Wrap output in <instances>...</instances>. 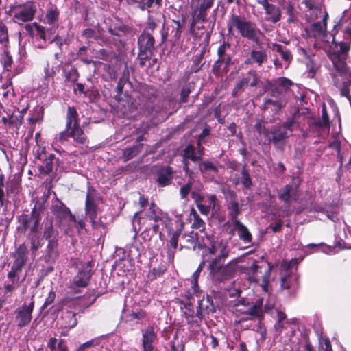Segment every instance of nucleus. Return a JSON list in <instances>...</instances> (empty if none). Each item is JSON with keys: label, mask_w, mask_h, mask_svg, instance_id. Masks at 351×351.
Masks as SVG:
<instances>
[{"label": "nucleus", "mask_w": 351, "mask_h": 351, "mask_svg": "<svg viewBox=\"0 0 351 351\" xmlns=\"http://www.w3.org/2000/svg\"><path fill=\"white\" fill-rule=\"evenodd\" d=\"M311 22H317L318 21H326L328 14L322 5H320V12H316L315 8L308 9V14H307Z\"/></svg>", "instance_id": "33"}, {"label": "nucleus", "mask_w": 351, "mask_h": 351, "mask_svg": "<svg viewBox=\"0 0 351 351\" xmlns=\"http://www.w3.org/2000/svg\"><path fill=\"white\" fill-rule=\"evenodd\" d=\"M278 99L273 100L271 99H267L265 101L264 105L265 109L271 108L275 112H278L284 105V97L278 96Z\"/></svg>", "instance_id": "35"}, {"label": "nucleus", "mask_w": 351, "mask_h": 351, "mask_svg": "<svg viewBox=\"0 0 351 351\" xmlns=\"http://www.w3.org/2000/svg\"><path fill=\"white\" fill-rule=\"evenodd\" d=\"M260 267H261L256 264V261H253V263L250 266L242 267V269H244L245 272L249 275H255L257 274Z\"/></svg>", "instance_id": "48"}, {"label": "nucleus", "mask_w": 351, "mask_h": 351, "mask_svg": "<svg viewBox=\"0 0 351 351\" xmlns=\"http://www.w3.org/2000/svg\"><path fill=\"white\" fill-rule=\"evenodd\" d=\"M226 198L228 199V216L232 221V223H234L238 219V216L241 213V206H239L237 196L232 190H228L226 193Z\"/></svg>", "instance_id": "11"}, {"label": "nucleus", "mask_w": 351, "mask_h": 351, "mask_svg": "<svg viewBox=\"0 0 351 351\" xmlns=\"http://www.w3.org/2000/svg\"><path fill=\"white\" fill-rule=\"evenodd\" d=\"M182 239L184 240L186 247L189 248L192 246L194 249L195 248V245L198 240L197 232H195L194 231L185 232L182 235Z\"/></svg>", "instance_id": "37"}, {"label": "nucleus", "mask_w": 351, "mask_h": 351, "mask_svg": "<svg viewBox=\"0 0 351 351\" xmlns=\"http://www.w3.org/2000/svg\"><path fill=\"white\" fill-rule=\"evenodd\" d=\"M268 57L265 50H256L253 49L250 53L248 58L245 60V64H256L258 66H261L264 63L267 61Z\"/></svg>", "instance_id": "22"}, {"label": "nucleus", "mask_w": 351, "mask_h": 351, "mask_svg": "<svg viewBox=\"0 0 351 351\" xmlns=\"http://www.w3.org/2000/svg\"><path fill=\"white\" fill-rule=\"evenodd\" d=\"M297 126L293 119L288 120L282 125L275 127L272 131V141L276 146H279L286 138L292 134L293 128Z\"/></svg>", "instance_id": "7"}, {"label": "nucleus", "mask_w": 351, "mask_h": 351, "mask_svg": "<svg viewBox=\"0 0 351 351\" xmlns=\"http://www.w3.org/2000/svg\"><path fill=\"white\" fill-rule=\"evenodd\" d=\"M232 230L237 232L239 238L245 244L252 242V237L247 228L240 221H236L234 223H232Z\"/></svg>", "instance_id": "24"}, {"label": "nucleus", "mask_w": 351, "mask_h": 351, "mask_svg": "<svg viewBox=\"0 0 351 351\" xmlns=\"http://www.w3.org/2000/svg\"><path fill=\"white\" fill-rule=\"evenodd\" d=\"M44 72L45 80L53 78L56 73L53 68L51 67L49 63L46 64V66L44 69Z\"/></svg>", "instance_id": "58"}, {"label": "nucleus", "mask_w": 351, "mask_h": 351, "mask_svg": "<svg viewBox=\"0 0 351 351\" xmlns=\"http://www.w3.org/2000/svg\"><path fill=\"white\" fill-rule=\"evenodd\" d=\"M138 45L140 48L138 55L140 64L143 66L145 64V60L149 59L152 56L154 49V37L149 33L145 31L138 38Z\"/></svg>", "instance_id": "5"}, {"label": "nucleus", "mask_w": 351, "mask_h": 351, "mask_svg": "<svg viewBox=\"0 0 351 351\" xmlns=\"http://www.w3.org/2000/svg\"><path fill=\"white\" fill-rule=\"evenodd\" d=\"M45 249V260L53 262L58 256V239L48 240Z\"/></svg>", "instance_id": "25"}, {"label": "nucleus", "mask_w": 351, "mask_h": 351, "mask_svg": "<svg viewBox=\"0 0 351 351\" xmlns=\"http://www.w3.org/2000/svg\"><path fill=\"white\" fill-rule=\"evenodd\" d=\"M197 145L199 147V149L196 150L195 147L191 145H189L184 149V171L191 176L193 173L189 168V162L188 160H191L193 162H196L202 158L203 155V152L200 149V142H198Z\"/></svg>", "instance_id": "12"}, {"label": "nucleus", "mask_w": 351, "mask_h": 351, "mask_svg": "<svg viewBox=\"0 0 351 351\" xmlns=\"http://www.w3.org/2000/svg\"><path fill=\"white\" fill-rule=\"evenodd\" d=\"M199 272L195 271L193 274V279L191 280V287L193 289V293H197L198 292V286H197V278L199 276Z\"/></svg>", "instance_id": "55"}, {"label": "nucleus", "mask_w": 351, "mask_h": 351, "mask_svg": "<svg viewBox=\"0 0 351 351\" xmlns=\"http://www.w3.org/2000/svg\"><path fill=\"white\" fill-rule=\"evenodd\" d=\"M346 240L341 239L339 241V245L341 248L343 249H351V232H350L349 236L345 235Z\"/></svg>", "instance_id": "57"}, {"label": "nucleus", "mask_w": 351, "mask_h": 351, "mask_svg": "<svg viewBox=\"0 0 351 351\" xmlns=\"http://www.w3.org/2000/svg\"><path fill=\"white\" fill-rule=\"evenodd\" d=\"M180 232H175L171 234L169 240L167 241V257L169 261H172L174 258V254L178 247V238Z\"/></svg>", "instance_id": "29"}, {"label": "nucleus", "mask_w": 351, "mask_h": 351, "mask_svg": "<svg viewBox=\"0 0 351 351\" xmlns=\"http://www.w3.org/2000/svg\"><path fill=\"white\" fill-rule=\"evenodd\" d=\"M173 178V169L171 167L167 166L159 171L157 181L162 186H165L170 184Z\"/></svg>", "instance_id": "30"}, {"label": "nucleus", "mask_w": 351, "mask_h": 351, "mask_svg": "<svg viewBox=\"0 0 351 351\" xmlns=\"http://www.w3.org/2000/svg\"><path fill=\"white\" fill-rule=\"evenodd\" d=\"M193 182H194L193 178L191 177V176H190V179L188 181V182L185 185H184L182 187H181V189L180 190V196L182 199H185L187 197V195H189V192L191 191V190L192 189Z\"/></svg>", "instance_id": "46"}, {"label": "nucleus", "mask_w": 351, "mask_h": 351, "mask_svg": "<svg viewBox=\"0 0 351 351\" xmlns=\"http://www.w3.org/2000/svg\"><path fill=\"white\" fill-rule=\"evenodd\" d=\"M241 182L243 186L246 189H249L252 186V180L245 166L243 167L241 170Z\"/></svg>", "instance_id": "44"}, {"label": "nucleus", "mask_w": 351, "mask_h": 351, "mask_svg": "<svg viewBox=\"0 0 351 351\" xmlns=\"http://www.w3.org/2000/svg\"><path fill=\"white\" fill-rule=\"evenodd\" d=\"M232 58L229 54L218 58L217 60L213 65V71L214 73L217 74L219 71L220 68L224 64V69H227V67L232 64Z\"/></svg>", "instance_id": "36"}, {"label": "nucleus", "mask_w": 351, "mask_h": 351, "mask_svg": "<svg viewBox=\"0 0 351 351\" xmlns=\"http://www.w3.org/2000/svg\"><path fill=\"white\" fill-rule=\"evenodd\" d=\"M2 88L3 89H7V90L3 93V96L4 97H7L10 93V90L13 91L12 81L10 80H8L6 83L2 86Z\"/></svg>", "instance_id": "64"}, {"label": "nucleus", "mask_w": 351, "mask_h": 351, "mask_svg": "<svg viewBox=\"0 0 351 351\" xmlns=\"http://www.w3.org/2000/svg\"><path fill=\"white\" fill-rule=\"evenodd\" d=\"M59 13L58 9L54 5L51 4L47 8L44 23L51 25V28L49 29L51 33H54L55 29L58 25Z\"/></svg>", "instance_id": "20"}, {"label": "nucleus", "mask_w": 351, "mask_h": 351, "mask_svg": "<svg viewBox=\"0 0 351 351\" xmlns=\"http://www.w3.org/2000/svg\"><path fill=\"white\" fill-rule=\"evenodd\" d=\"M294 260L290 261H285L282 263V276L280 280V287L282 289L288 290L296 281V277L293 274L291 267L295 263Z\"/></svg>", "instance_id": "10"}, {"label": "nucleus", "mask_w": 351, "mask_h": 351, "mask_svg": "<svg viewBox=\"0 0 351 351\" xmlns=\"http://www.w3.org/2000/svg\"><path fill=\"white\" fill-rule=\"evenodd\" d=\"M34 308V301L32 298L28 302L25 301L23 305L19 306L15 311V321L17 326L22 328L27 326L32 318V312Z\"/></svg>", "instance_id": "8"}, {"label": "nucleus", "mask_w": 351, "mask_h": 351, "mask_svg": "<svg viewBox=\"0 0 351 351\" xmlns=\"http://www.w3.org/2000/svg\"><path fill=\"white\" fill-rule=\"evenodd\" d=\"M145 316H146L145 312L144 311L141 310L138 312H133L131 314H130L128 316V321H133L134 319L140 320V319L145 318Z\"/></svg>", "instance_id": "51"}, {"label": "nucleus", "mask_w": 351, "mask_h": 351, "mask_svg": "<svg viewBox=\"0 0 351 351\" xmlns=\"http://www.w3.org/2000/svg\"><path fill=\"white\" fill-rule=\"evenodd\" d=\"M231 252L229 241L227 239L217 238L211 240L207 247V252L204 255L205 261L210 262H225Z\"/></svg>", "instance_id": "2"}, {"label": "nucleus", "mask_w": 351, "mask_h": 351, "mask_svg": "<svg viewBox=\"0 0 351 351\" xmlns=\"http://www.w3.org/2000/svg\"><path fill=\"white\" fill-rule=\"evenodd\" d=\"M79 126V117L76 108L75 107L69 106L66 120V127L67 130H72L73 128Z\"/></svg>", "instance_id": "28"}, {"label": "nucleus", "mask_w": 351, "mask_h": 351, "mask_svg": "<svg viewBox=\"0 0 351 351\" xmlns=\"http://www.w3.org/2000/svg\"><path fill=\"white\" fill-rule=\"evenodd\" d=\"M158 23H159L158 19H154L152 16H149L147 23V29L154 31Z\"/></svg>", "instance_id": "53"}, {"label": "nucleus", "mask_w": 351, "mask_h": 351, "mask_svg": "<svg viewBox=\"0 0 351 351\" xmlns=\"http://www.w3.org/2000/svg\"><path fill=\"white\" fill-rule=\"evenodd\" d=\"M40 246L41 241L38 238L34 237L31 239V250L32 253H36Z\"/></svg>", "instance_id": "52"}, {"label": "nucleus", "mask_w": 351, "mask_h": 351, "mask_svg": "<svg viewBox=\"0 0 351 351\" xmlns=\"http://www.w3.org/2000/svg\"><path fill=\"white\" fill-rule=\"evenodd\" d=\"M191 93V88L189 86H184L182 88L181 90V97L180 101L182 103H186L187 101V97Z\"/></svg>", "instance_id": "60"}, {"label": "nucleus", "mask_w": 351, "mask_h": 351, "mask_svg": "<svg viewBox=\"0 0 351 351\" xmlns=\"http://www.w3.org/2000/svg\"><path fill=\"white\" fill-rule=\"evenodd\" d=\"M57 159L54 154H50L44 161L43 164L39 167L41 173L49 174L52 172L54 167L56 166Z\"/></svg>", "instance_id": "34"}, {"label": "nucleus", "mask_w": 351, "mask_h": 351, "mask_svg": "<svg viewBox=\"0 0 351 351\" xmlns=\"http://www.w3.org/2000/svg\"><path fill=\"white\" fill-rule=\"evenodd\" d=\"M64 75L66 81L71 83H75L79 78V73L75 67L64 70Z\"/></svg>", "instance_id": "41"}, {"label": "nucleus", "mask_w": 351, "mask_h": 351, "mask_svg": "<svg viewBox=\"0 0 351 351\" xmlns=\"http://www.w3.org/2000/svg\"><path fill=\"white\" fill-rule=\"evenodd\" d=\"M85 206L86 214L90 218L91 223L94 224L97 217V206L94 197L89 193L86 195Z\"/></svg>", "instance_id": "27"}, {"label": "nucleus", "mask_w": 351, "mask_h": 351, "mask_svg": "<svg viewBox=\"0 0 351 351\" xmlns=\"http://www.w3.org/2000/svg\"><path fill=\"white\" fill-rule=\"evenodd\" d=\"M200 190L199 188L197 189V191H193L191 192V197L196 202L197 205L198 204H201L204 200V197L199 193Z\"/></svg>", "instance_id": "62"}, {"label": "nucleus", "mask_w": 351, "mask_h": 351, "mask_svg": "<svg viewBox=\"0 0 351 351\" xmlns=\"http://www.w3.org/2000/svg\"><path fill=\"white\" fill-rule=\"evenodd\" d=\"M293 186L287 185L279 195V198L285 202H288L290 199H295L296 197L293 195Z\"/></svg>", "instance_id": "42"}, {"label": "nucleus", "mask_w": 351, "mask_h": 351, "mask_svg": "<svg viewBox=\"0 0 351 351\" xmlns=\"http://www.w3.org/2000/svg\"><path fill=\"white\" fill-rule=\"evenodd\" d=\"M8 42V29L5 25L0 23V44L3 47H7Z\"/></svg>", "instance_id": "45"}, {"label": "nucleus", "mask_w": 351, "mask_h": 351, "mask_svg": "<svg viewBox=\"0 0 351 351\" xmlns=\"http://www.w3.org/2000/svg\"><path fill=\"white\" fill-rule=\"evenodd\" d=\"M249 300L247 299H240L234 305V312L247 315Z\"/></svg>", "instance_id": "39"}, {"label": "nucleus", "mask_w": 351, "mask_h": 351, "mask_svg": "<svg viewBox=\"0 0 351 351\" xmlns=\"http://www.w3.org/2000/svg\"><path fill=\"white\" fill-rule=\"evenodd\" d=\"M51 210L56 217L60 225L67 223L69 226L71 222H76L75 215L70 210L60 201L56 200L51 206Z\"/></svg>", "instance_id": "9"}, {"label": "nucleus", "mask_w": 351, "mask_h": 351, "mask_svg": "<svg viewBox=\"0 0 351 351\" xmlns=\"http://www.w3.org/2000/svg\"><path fill=\"white\" fill-rule=\"evenodd\" d=\"M70 131H71V130H67L66 127L65 130L58 134L57 140L62 143H64L67 140V138L70 136Z\"/></svg>", "instance_id": "59"}, {"label": "nucleus", "mask_w": 351, "mask_h": 351, "mask_svg": "<svg viewBox=\"0 0 351 351\" xmlns=\"http://www.w3.org/2000/svg\"><path fill=\"white\" fill-rule=\"evenodd\" d=\"M230 49V44L228 42H223V43L217 49L218 58H221V56L227 55L228 53L226 52Z\"/></svg>", "instance_id": "50"}, {"label": "nucleus", "mask_w": 351, "mask_h": 351, "mask_svg": "<svg viewBox=\"0 0 351 351\" xmlns=\"http://www.w3.org/2000/svg\"><path fill=\"white\" fill-rule=\"evenodd\" d=\"M199 169L201 173H204L207 171L217 173L218 171L217 167L210 161H202L199 165Z\"/></svg>", "instance_id": "43"}, {"label": "nucleus", "mask_w": 351, "mask_h": 351, "mask_svg": "<svg viewBox=\"0 0 351 351\" xmlns=\"http://www.w3.org/2000/svg\"><path fill=\"white\" fill-rule=\"evenodd\" d=\"M326 21H318L317 22H313L311 24V30L313 34V36L316 38H319L322 40L324 42L330 43L332 45L330 47V49L328 53V56H329L330 53L331 52L332 48L336 45H347L350 47L349 43L346 42H339L337 43L335 40V37L333 34H328L326 33Z\"/></svg>", "instance_id": "4"}, {"label": "nucleus", "mask_w": 351, "mask_h": 351, "mask_svg": "<svg viewBox=\"0 0 351 351\" xmlns=\"http://www.w3.org/2000/svg\"><path fill=\"white\" fill-rule=\"evenodd\" d=\"M302 3L308 9L315 8L316 12H320V5L322 3L319 0H303Z\"/></svg>", "instance_id": "47"}, {"label": "nucleus", "mask_w": 351, "mask_h": 351, "mask_svg": "<svg viewBox=\"0 0 351 351\" xmlns=\"http://www.w3.org/2000/svg\"><path fill=\"white\" fill-rule=\"evenodd\" d=\"M146 217L147 219L153 221L155 223L152 228L153 231L156 234L159 229V224L158 223H163L167 215L163 213L156 205L152 203L146 213Z\"/></svg>", "instance_id": "17"}, {"label": "nucleus", "mask_w": 351, "mask_h": 351, "mask_svg": "<svg viewBox=\"0 0 351 351\" xmlns=\"http://www.w3.org/2000/svg\"><path fill=\"white\" fill-rule=\"evenodd\" d=\"M228 32L229 35H233L237 30L242 37H244L257 45L261 43L262 32L256 27V24L244 17L233 14L228 23Z\"/></svg>", "instance_id": "1"}, {"label": "nucleus", "mask_w": 351, "mask_h": 351, "mask_svg": "<svg viewBox=\"0 0 351 351\" xmlns=\"http://www.w3.org/2000/svg\"><path fill=\"white\" fill-rule=\"evenodd\" d=\"M319 351H332V346L329 339H323L320 340Z\"/></svg>", "instance_id": "49"}, {"label": "nucleus", "mask_w": 351, "mask_h": 351, "mask_svg": "<svg viewBox=\"0 0 351 351\" xmlns=\"http://www.w3.org/2000/svg\"><path fill=\"white\" fill-rule=\"evenodd\" d=\"M70 137L73 138L75 143L82 145L87 146L89 142L83 130L80 128V126L73 128L71 131H70Z\"/></svg>", "instance_id": "31"}, {"label": "nucleus", "mask_w": 351, "mask_h": 351, "mask_svg": "<svg viewBox=\"0 0 351 351\" xmlns=\"http://www.w3.org/2000/svg\"><path fill=\"white\" fill-rule=\"evenodd\" d=\"M142 336L143 351H152V348H154L152 343L156 338V333L154 331V326H149L143 330Z\"/></svg>", "instance_id": "21"}, {"label": "nucleus", "mask_w": 351, "mask_h": 351, "mask_svg": "<svg viewBox=\"0 0 351 351\" xmlns=\"http://www.w3.org/2000/svg\"><path fill=\"white\" fill-rule=\"evenodd\" d=\"M14 261L11 267L10 272L19 274L27 261V247L25 245H20L14 254Z\"/></svg>", "instance_id": "16"}, {"label": "nucleus", "mask_w": 351, "mask_h": 351, "mask_svg": "<svg viewBox=\"0 0 351 351\" xmlns=\"http://www.w3.org/2000/svg\"><path fill=\"white\" fill-rule=\"evenodd\" d=\"M43 237L46 240L58 239L59 232L53 226V218L47 217L41 224Z\"/></svg>", "instance_id": "19"}, {"label": "nucleus", "mask_w": 351, "mask_h": 351, "mask_svg": "<svg viewBox=\"0 0 351 351\" xmlns=\"http://www.w3.org/2000/svg\"><path fill=\"white\" fill-rule=\"evenodd\" d=\"M139 212H136L132 221L133 229L136 233L141 230Z\"/></svg>", "instance_id": "54"}, {"label": "nucleus", "mask_w": 351, "mask_h": 351, "mask_svg": "<svg viewBox=\"0 0 351 351\" xmlns=\"http://www.w3.org/2000/svg\"><path fill=\"white\" fill-rule=\"evenodd\" d=\"M36 7L32 3H27L14 11V18L19 22L32 21L35 15Z\"/></svg>", "instance_id": "13"}, {"label": "nucleus", "mask_w": 351, "mask_h": 351, "mask_svg": "<svg viewBox=\"0 0 351 351\" xmlns=\"http://www.w3.org/2000/svg\"><path fill=\"white\" fill-rule=\"evenodd\" d=\"M237 263V260L227 264L225 262H210L208 267L209 276L216 282L225 281L232 276Z\"/></svg>", "instance_id": "3"}, {"label": "nucleus", "mask_w": 351, "mask_h": 351, "mask_svg": "<svg viewBox=\"0 0 351 351\" xmlns=\"http://www.w3.org/2000/svg\"><path fill=\"white\" fill-rule=\"evenodd\" d=\"M273 49L281 56L282 60H285L287 64L291 62L293 57L291 52L289 50H285L282 45L274 44ZM287 66L288 65H287Z\"/></svg>", "instance_id": "38"}, {"label": "nucleus", "mask_w": 351, "mask_h": 351, "mask_svg": "<svg viewBox=\"0 0 351 351\" xmlns=\"http://www.w3.org/2000/svg\"><path fill=\"white\" fill-rule=\"evenodd\" d=\"M265 14L267 16V20L274 23L280 20L281 11L280 8L274 4L270 3L265 9Z\"/></svg>", "instance_id": "32"}, {"label": "nucleus", "mask_w": 351, "mask_h": 351, "mask_svg": "<svg viewBox=\"0 0 351 351\" xmlns=\"http://www.w3.org/2000/svg\"><path fill=\"white\" fill-rule=\"evenodd\" d=\"M204 221L197 214H195L194 216V222L193 223V227L195 228H199L202 230H204Z\"/></svg>", "instance_id": "56"}, {"label": "nucleus", "mask_w": 351, "mask_h": 351, "mask_svg": "<svg viewBox=\"0 0 351 351\" xmlns=\"http://www.w3.org/2000/svg\"><path fill=\"white\" fill-rule=\"evenodd\" d=\"M293 82L287 77H278L274 80L272 86L274 88L271 90V96L274 97H278L281 96L285 98L284 93L293 86Z\"/></svg>", "instance_id": "14"}, {"label": "nucleus", "mask_w": 351, "mask_h": 351, "mask_svg": "<svg viewBox=\"0 0 351 351\" xmlns=\"http://www.w3.org/2000/svg\"><path fill=\"white\" fill-rule=\"evenodd\" d=\"M19 274L9 271L8 274V280L3 284L4 293L10 296L12 293L19 287Z\"/></svg>", "instance_id": "23"}, {"label": "nucleus", "mask_w": 351, "mask_h": 351, "mask_svg": "<svg viewBox=\"0 0 351 351\" xmlns=\"http://www.w3.org/2000/svg\"><path fill=\"white\" fill-rule=\"evenodd\" d=\"M55 298H56V293L54 291H51L49 294H48V296L47 297L46 300H45V302L44 303V304L42 306V308L44 309L48 305L52 304L55 300Z\"/></svg>", "instance_id": "61"}, {"label": "nucleus", "mask_w": 351, "mask_h": 351, "mask_svg": "<svg viewBox=\"0 0 351 351\" xmlns=\"http://www.w3.org/2000/svg\"><path fill=\"white\" fill-rule=\"evenodd\" d=\"M195 1H197L198 5L193 12V19L194 21H204L207 10L213 5L214 0H192L193 4Z\"/></svg>", "instance_id": "18"}, {"label": "nucleus", "mask_w": 351, "mask_h": 351, "mask_svg": "<svg viewBox=\"0 0 351 351\" xmlns=\"http://www.w3.org/2000/svg\"><path fill=\"white\" fill-rule=\"evenodd\" d=\"M65 319H70L71 322L69 323L68 326L71 328L74 327L77 324V319L75 318V315L71 312H69L66 313L64 315Z\"/></svg>", "instance_id": "63"}, {"label": "nucleus", "mask_w": 351, "mask_h": 351, "mask_svg": "<svg viewBox=\"0 0 351 351\" xmlns=\"http://www.w3.org/2000/svg\"><path fill=\"white\" fill-rule=\"evenodd\" d=\"M40 208H37L36 205H35L31 211L30 215L23 214L18 217V221L25 232L28 230L32 233L38 232L40 221Z\"/></svg>", "instance_id": "6"}, {"label": "nucleus", "mask_w": 351, "mask_h": 351, "mask_svg": "<svg viewBox=\"0 0 351 351\" xmlns=\"http://www.w3.org/2000/svg\"><path fill=\"white\" fill-rule=\"evenodd\" d=\"M243 80L246 82L247 86L250 85L252 87L256 86L260 81V78L257 75L256 72L253 70L250 71Z\"/></svg>", "instance_id": "40"}, {"label": "nucleus", "mask_w": 351, "mask_h": 351, "mask_svg": "<svg viewBox=\"0 0 351 351\" xmlns=\"http://www.w3.org/2000/svg\"><path fill=\"white\" fill-rule=\"evenodd\" d=\"M263 298L257 299L254 302L249 301L247 315L251 317L262 318L264 315Z\"/></svg>", "instance_id": "26"}, {"label": "nucleus", "mask_w": 351, "mask_h": 351, "mask_svg": "<svg viewBox=\"0 0 351 351\" xmlns=\"http://www.w3.org/2000/svg\"><path fill=\"white\" fill-rule=\"evenodd\" d=\"M91 263L88 262L79 270L77 274L73 280V285L77 287H85L87 286L90 278Z\"/></svg>", "instance_id": "15"}]
</instances>
